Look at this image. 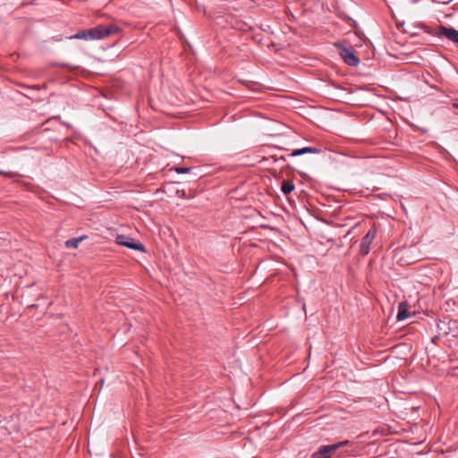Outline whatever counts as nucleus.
Wrapping results in <instances>:
<instances>
[{"instance_id":"1","label":"nucleus","mask_w":458,"mask_h":458,"mask_svg":"<svg viewBox=\"0 0 458 458\" xmlns=\"http://www.w3.org/2000/svg\"><path fill=\"white\" fill-rule=\"evenodd\" d=\"M92 40L102 39L110 35H114L119 32L120 29L114 24L110 25H99L90 29Z\"/></svg>"},{"instance_id":"2","label":"nucleus","mask_w":458,"mask_h":458,"mask_svg":"<svg viewBox=\"0 0 458 458\" xmlns=\"http://www.w3.org/2000/svg\"><path fill=\"white\" fill-rule=\"evenodd\" d=\"M348 440L341 441L334 445H321L317 452L312 454V458H330L331 454L337 449L349 445Z\"/></svg>"},{"instance_id":"3","label":"nucleus","mask_w":458,"mask_h":458,"mask_svg":"<svg viewBox=\"0 0 458 458\" xmlns=\"http://www.w3.org/2000/svg\"><path fill=\"white\" fill-rule=\"evenodd\" d=\"M116 242L121 246H124L131 250L145 251V247L141 243L135 242L131 238L125 235H118L116 237Z\"/></svg>"},{"instance_id":"4","label":"nucleus","mask_w":458,"mask_h":458,"mask_svg":"<svg viewBox=\"0 0 458 458\" xmlns=\"http://www.w3.org/2000/svg\"><path fill=\"white\" fill-rule=\"evenodd\" d=\"M376 232L374 229L369 230V232L362 237L360 244V252L365 256L369 252L370 245L375 238Z\"/></svg>"},{"instance_id":"5","label":"nucleus","mask_w":458,"mask_h":458,"mask_svg":"<svg viewBox=\"0 0 458 458\" xmlns=\"http://www.w3.org/2000/svg\"><path fill=\"white\" fill-rule=\"evenodd\" d=\"M340 55L344 61L351 66H357L360 64V59L355 55L353 51L349 48H343Z\"/></svg>"},{"instance_id":"6","label":"nucleus","mask_w":458,"mask_h":458,"mask_svg":"<svg viewBox=\"0 0 458 458\" xmlns=\"http://www.w3.org/2000/svg\"><path fill=\"white\" fill-rule=\"evenodd\" d=\"M439 34L445 36L451 41L458 43V30L454 28H447L445 26L439 27Z\"/></svg>"},{"instance_id":"7","label":"nucleus","mask_w":458,"mask_h":458,"mask_svg":"<svg viewBox=\"0 0 458 458\" xmlns=\"http://www.w3.org/2000/svg\"><path fill=\"white\" fill-rule=\"evenodd\" d=\"M320 153V149L313 147H304L301 148L294 149L289 156L297 157L304 154H318Z\"/></svg>"},{"instance_id":"8","label":"nucleus","mask_w":458,"mask_h":458,"mask_svg":"<svg viewBox=\"0 0 458 458\" xmlns=\"http://www.w3.org/2000/svg\"><path fill=\"white\" fill-rule=\"evenodd\" d=\"M409 314L407 311V304L406 302H401L398 307V312L396 316V319L398 321H402L409 318Z\"/></svg>"},{"instance_id":"9","label":"nucleus","mask_w":458,"mask_h":458,"mask_svg":"<svg viewBox=\"0 0 458 458\" xmlns=\"http://www.w3.org/2000/svg\"><path fill=\"white\" fill-rule=\"evenodd\" d=\"M70 38L92 40L91 30H90V29L89 30H80L75 35L70 37Z\"/></svg>"},{"instance_id":"10","label":"nucleus","mask_w":458,"mask_h":458,"mask_svg":"<svg viewBox=\"0 0 458 458\" xmlns=\"http://www.w3.org/2000/svg\"><path fill=\"white\" fill-rule=\"evenodd\" d=\"M86 238H87V236H81V237H77V238H72V239L67 240L65 242V246L67 248L76 249V248H78L79 243L81 242H82Z\"/></svg>"},{"instance_id":"11","label":"nucleus","mask_w":458,"mask_h":458,"mask_svg":"<svg viewBox=\"0 0 458 458\" xmlns=\"http://www.w3.org/2000/svg\"><path fill=\"white\" fill-rule=\"evenodd\" d=\"M294 190V185L290 181H284L282 182L281 191L284 195H288Z\"/></svg>"},{"instance_id":"12","label":"nucleus","mask_w":458,"mask_h":458,"mask_svg":"<svg viewBox=\"0 0 458 458\" xmlns=\"http://www.w3.org/2000/svg\"><path fill=\"white\" fill-rule=\"evenodd\" d=\"M174 170H175V172L177 174H186V173H189L191 171V168H189V167H176Z\"/></svg>"},{"instance_id":"13","label":"nucleus","mask_w":458,"mask_h":458,"mask_svg":"<svg viewBox=\"0 0 458 458\" xmlns=\"http://www.w3.org/2000/svg\"><path fill=\"white\" fill-rule=\"evenodd\" d=\"M0 174L9 176V177H13L15 175V174H13V173H11V172L8 173V172L3 171V170H0Z\"/></svg>"},{"instance_id":"14","label":"nucleus","mask_w":458,"mask_h":458,"mask_svg":"<svg viewBox=\"0 0 458 458\" xmlns=\"http://www.w3.org/2000/svg\"><path fill=\"white\" fill-rule=\"evenodd\" d=\"M453 106H454V108H458V103H454V104L453 105Z\"/></svg>"}]
</instances>
